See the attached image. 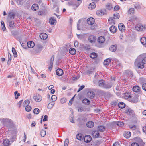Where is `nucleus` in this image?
I'll use <instances>...</instances> for the list:
<instances>
[{
  "label": "nucleus",
  "mask_w": 146,
  "mask_h": 146,
  "mask_svg": "<svg viewBox=\"0 0 146 146\" xmlns=\"http://www.w3.org/2000/svg\"><path fill=\"white\" fill-rule=\"evenodd\" d=\"M140 57L141 56H138L135 62V64L139 68L143 69L144 67V64H145L143 63V62Z\"/></svg>",
  "instance_id": "obj_1"
},
{
  "label": "nucleus",
  "mask_w": 146,
  "mask_h": 146,
  "mask_svg": "<svg viewBox=\"0 0 146 146\" xmlns=\"http://www.w3.org/2000/svg\"><path fill=\"white\" fill-rule=\"evenodd\" d=\"M105 41V38L104 37L102 36L99 37L97 39V41L98 44V47L100 48L104 47V44Z\"/></svg>",
  "instance_id": "obj_2"
},
{
  "label": "nucleus",
  "mask_w": 146,
  "mask_h": 146,
  "mask_svg": "<svg viewBox=\"0 0 146 146\" xmlns=\"http://www.w3.org/2000/svg\"><path fill=\"white\" fill-rule=\"evenodd\" d=\"M120 17L119 15V13H116L113 14V17H111L108 20V21L110 23H114V24L115 23H114V19H118Z\"/></svg>",
  "instance_id": "obj_3"
},
{
  "label": "nucleus",
  "mask_w": 146,
  "mask_h": 146,
  "mask_svg": "<svg viewBox=\"0 0 146 146\" xmlns=\"http://www.w3.org/2000/svg\"><path fill=\"white\" fill-rule=\"evenodd\" d=\"M80 4V2H78L75 0L71 1L68 2V4L70 6H75L76 7H78Z\"/></svg>",
  "instance_id": "obj_4"
},
{
  "label": "nucleus",
  "mask_w": 146,
  "mask_h": 146,
  "mask_svg": "<svg viewBox=\"0 0 146 146\" xmlns=\"http://www.w3.org/2000/svg\"><path fill=\"white\" fill-rule=\"evenodd\" d=\"M146 28V26L144 25H142L141 24H137L135 27L136 29L139 31H142L144 30Z\"/></svg>",
  "instance_id": "obj_5"
},
{
  "label": "nucleus",
  "mask_w": 146,
  "mask_h": 146,
  "mask_svg": "<svg viewBox=\"0 0 146 146\" xmlns=\"http://www.w3.org/2000/svg\"><path fill=\"white\" fill-rule=\"evenodd\" d=\"M33 98L36 102H40L42 100V97L40 95L38 94H35L34 95Z\"/></svg>",
  "instance_id": "obj_6"
},
{
  "label": "nucleus",
  "mask_w": 146,
  "mask_h": 146,
  "mask_svg": "<svg viewBox=\"0 0 146 146\" xmlns=\"http://www.w3.org/2000/svg\"><path fill=\"white\" fill-rule=\"evenodd\" d=\"M133 92L140 94L141 93V88L138 86H135L133 88Z\"/></svg>",
  "instance_id": "obj_7"
},
{
  "label": "nucleus",
  "mask_w": 146,
  "mask_h": 146,
  "mask_svg": "<svg viewBox=\"0 0 146 146\" xmlns=\"http://www.w3.org/2000/svg\"><path fill=\"white\" fill-rule=\"evenodd\" d=\"M96 40V37L93 35L90 36L88 38V41L91 43L95 42Z\"/></svg>",
  "instance_id": "obj_8"
},
{
  "label": "nucleus",
  "mask_w": 146,
  "mask_h": 146,
  "mask_svg": "<svg viewBox=\"0 0 146 146\" xmlns=\"http://www.w3.org/2000/svg\"><path fill=\"white\" fill-rule=\"evenodd\" d=\"M0 121L3 124H5L7 123H10L11 121V120L10 119L5 118H1Z\"/></svg>",
  "instance_id": "obj_9"
},
{
  "label": "nucleus",
  "mask_w": 146,
  "mask_h": 146,
  "mask_svg": "<svg viewBox=\"0 0 146 146\" xmlns=\"http://www.w3.org/2000/svg\"><path fill=\"white\" fill-rule=\"evenodd\" d=\"M84 141L86 143H89L92 140V138L89 135L85 136L84 138Z\"/></svg>",
  "instance_id": "obj_10"
},
{
  "label": "nucleus",
  "mask_w": 146,
  "mask_h": 146,
  "mask_svg": "<svg viewBox=\"0 0 146 146\" xmlns=\"http://www.w3.org/2000/svg\"><path fill=\"white\" fill-rule=\"evenodd\" d=\"M105 12L106 11L104 9L99 10L97 11L96 14L99 16H102L105 13Z\"/></svg>",
  "instance_id": "obj_11"
},
{
  "label": "nucleus",
  "mask_w": 146,
  "mask_h": 146,
  "mask_svg": "<svg viewBox=\"0 0 146 146\" xmlns=\"http://www.w3.org/2000/svg\"><path fill=\"white\" fill-rule=\"evenodd\" d=\"M87 22L89 25H92L94 23L95 20L93 18L90 17L87 19Z\"/></svg>",
  "instance_id": "obj_12"
},
{
  "label": "nucleus",
  "mask_w": 146,
  "mask_h": 146,
  "mask_svg": "<svg viewBox=\"0 0 146 146\" xmlns=\"http://www.w3.org/2000/svg\"><path fill=\"white\" fill-rule=\"evenodd\" d=\"M92 135L94 137L97 138L99 137L100 134L98 131H95L92 132Z\"/></svg>",
  "instance_id": "obj_13"
},
{
  "label": "nucleus",
  "mask_w": 146,
  "mask_h": 146,
  "mask_svg": "<svg viewBox=\"0 0 146 146\" xmlns=\"http://www.w3.org/2000/svg\"><path fill=\"white\" fill-rule=\"evenodd\" d=\"M118 28L119 30L121 32H123L125 30V26L123 23H120L118 25Z\"/></svg>",
  "instance_id": "obj_14"
},
{
  "label": "nucleus",
  "mask_w": 146,
  "mask_h": 146,
  "mask_svg": "<svg viewBox=\"0 0 146 146\" xmlns=\"http://www.w3.org/2000/svg\"><path fill=\"white\" fill-rule=\"evenodd\" d=\"M48 36V35L45 33H41L40 35V37L41 39L46 40Z\"/></svg>",
  "instance_id": "obj_15"
},
{
  "label": "nucleus",
  "mask_w": 146,
  "mask_h": 146,
  "mask_svg": "<svg viewBox=\"0 0 146 146\" xmlns=\"http://www.w3.org/2000/svg\"><path fill=\"white\" fill-rule=\"evenodd\" d=\"M56 74L58 76H60L63 74V72L62 69L60 68H58L56 70Z\"/></svg>",
  "instance_id": "obj_16"
},
{
  "label": "nucleus",
  "mask_w": 146,
  "mask_h": 146,
  "mask_svg": "<svg viewBox=\"0 0 146 146\" xmlns=\"http://www.w3.org/2000/svg\"><path fill=\"white\" fill-rule=\"evenodd\" d=\"M86 125L88 127L92 128L94 126V123L93 121H90L87 123Z\"/></svg>",
  "instance_id": "obj_17"
},
{
  "label": "nucleus",
  "mask_w": 146,
  "mask_h": 146,
  "mask_svg": "<svg viewBox=\"0 0 146 146\" xmlns=\"http://www.w3.org/2000/svg\"><path fill=\"white\" fill-rule=\"evenodd\" d=\"M98 131L100 132H103L105 130V127L102 125L98 126L97 127Z\"/></svg>",
  "instance_id": "obj_18"
},
{
  "label": "nucleus",
  "mask_w": 146,
  "mask_h": 146,
  "mask_svg": "<svg viewBox=\"0 0 146 146\" xmlns=\"http://www.w3.org/2000/svg\"><path fill=\"white\" fill-rule=\"evenodd\" d=\"M87 119L86 117H84L82 119H78V121L80 125H83L84 124V122H86Z\"/></svg>",
  "instance_id": "obj_19"
},
{
  "label": "nucleus",
  "mask_w": 146,
  "mask_h": 146,
  "mask_svg": "<svg viewBox=\"0 0 146 146\" xmlns=\"http://www.w3.org/2000/svg\"><path fill=\"white\" fill-rule=\"evenodd\" d=\"M27 46L29 48H32L33 47L35 46L34 42L32 41H29L27 43Z\"/></svg>",
  "instance_id": "obj_20"
},
{
  "label": "nucleus",
  "mask_w": 146,
  "mask_h": 146,
  "mask_svg": "<svg viewBox=\"0 0 146 146\" xmlns=\"http://www.w3.org/2000/svg\"><path fill=\"white\" fill-rule=\"evenodd\" d=\"M124 137L126 138H129L131 136V133L130 131H126L124 133Z\"/></svg>",
  "instance_id": "obj_21"
},
{
  "label": "nucleus",
  "mask_w": 146,
  "mask_h": 146,
  "mask_svg": "<svg viewBox=\"0 0 146 146\" xmlns=\"http://www.w3.org/2000/svg\"><path fill=\"white\" fill-rule=\"evenodd\" d=\"M56 21L52 17L49 19V23L52 25H54L56 24Z\"/></svg>",
  "instance_id": "obj_22"
},
{
  "label": "nucleus",
  "mask_w": 146,
  "mask_h": 146,
  "mask_svg": "<svg viewBox=\"0 0 146 146\" xmlns=\"http://www.w3.org/2000/svg\"><path fill=\"white\" fill-rule=\"evenodd\" d=\"M96 4L94 2H92L89 4L88 6V8L90 9H93L95 8Z\"/></svg>",
  "instance_id": "obj_23"
},
{
  "label": "nucleus",
  "mask_w": 146,
  "mask_h": 146,
  "mask_svg": "<svg viewBox=\"0 0 146 146\" xmlns=\"http://www.w3.org/2000/svg\"><path fill=\"white\" fill-rule=\"evenodd\" d=\"M39 8L38 5L37 4H34L32 5L31 9L35 11H36Z\"/></svg>",
  "instance_id": "obj_24"
},
{
  "label": "nucleus",
  "mask_w": 146,
  "mask_h": 146,
  "mask_svg": "<svg viewBox=\"0 0 146 146\" xmlns=\"http://www.w3.org/2000/svg\"><path fill=\"white\" fill-rule=\"evenodd\" d=\"M110 50L113 52L115 51L117 49V45L116 44L111 45L109 48Z\"/></svg>",
  "instance_id": "obj_25"
},
{
  "label": "nucleus",
  "mask_w": 146,
  "mask_h": 146,
  "mask_svg": "<svg viewBox=\"0 0 146 146\" xmlns=\"http://www.w3.org/2000/svg\"><path fill=\"white\" fill-rule=\"evenodd\" d=\"M110 29V31L112 33H115L116 31L117 28L114 26L112 25L111 26Z\"/></svg>",
  "instance_id": "obj_26"
},
{
  "label": "nucleus",
  "mask_w": 146,
  "mask_h": 146,
  "mask_svg": "<svg viewBox=\"0 0 146 146\" xmlns=\"http://www.w3.org/2000/svg\"><path fill=\"white\" fill-rule=\"evenodd\" d=\"M112 85L111 83H108V84H105L103 88L106 89H109L111 88L112 86Z\"/></svg>",
  "instance_id": "obj_27"
},
{
  "label": "nucleus",
  "mask_w": 146,
  "mask_h": 146,
  "mask_svg": "<svg viewBox=\"0 0 146 146\" xmlns=\"http://www.w3.org/2000/svg\"><path fill=\"white\" fill-rule=\"evenodd\" d=\"M10 141L8 139H5L3 142V144L4 146H9L10 145Z\"/></svg>",
  "instance_id": "obj_28"
},
{
  "label": "nucleus",
  "mask_w": 146,
  "mask_h": 146,
  "mask_svg": "<svg viewBox=\"0 0 146 146\" xmlns=\"http://www.w3.org/2000/svg\"><path fill=\"white\" fill-rule=\"evenodd\" d=\"M131 101L132 102L136 103L138 102V98L137 96H135L133 97L131 99Z\"/></svg>",
  "instance_id": "obj_29"
},
{
  "label": "nucleus",
  "mask_w": 146,
  "mask_h": 146,
  "mask_svg": "<svg viewBox=\"0 0 146 146\" xmlns=\"http://www.w3.org/2000/svg\"><path fill=\"white\" fill-rule=\"evenodd\" d=\"M98 84L99 86L103 88L105 84L104 81L102 80H100L98 82Z\"/></svg>",
  "instance_id": "obj_30"
},
{
  "label": "nucleus",
  "mask_w": 146,
  "mask_h": 146,
  "mask_svg": "<svg viewBox=\"0 0 146 146\" xmlns=\"http://www.w3.org/2000/svg\"><path fill=\"white\" fill-rule=\"evenodd\" d=\"M88 94L90 99H93L95 96L94 93L93 92H88Z\"/></svg>",
  "instance_id": "obj_31"
},
{
  "label": "nucleus",
  "mask_w": 146,
  "mask_h": 146,
  "mask_svg": "<svg viewBox=\"0 0 146 146\" xmlns=\"http://www.w3.org/2000/svg\"><path fill=\"white\" fill-rule=\"evenodd\" d=\"M118 105L119 108L121 109L124 108L125 106V104L122 102L118 103Z\"/></svg>",
  "instance_id": "obj_32"
},
{
  "label": "nucleus",
  "mask_w": 146,
  "mask_h": 146,
  "mask_svg": "<svg viewBox=\"0 0 146 146\" xmlns=\"http://www.w3.org/2000/svg\"><path fill=\"white\" fill-rule=\"evenodd\" d=\"M111 60L110 58H107L104 61V64L105 65H109L111 62Z\"/></svg>",
  "instance_id": "obj_33"
},
{
  "label": "nucleus",
  "mask_w": 146,
  "mask_h": 146,
  "mask_svg": "<svg viewBox=\"0 0 146 146\" xmlns=\"http://www.w3.org/2000/svg\"><path fill=\"white\" fill-rule=\"evenodd\" d=\"M9 27L11 28L13 27L15 25L14 21L9 20L8 21Z\"/></svg>",
  "instance_id": "obj_34"
},
{
  "label": "nucleus",
  "mask_w": 146,
  "mask_h": 146,
  "mask_svg": "<svg viewBox=\"0 0 146 146\" xmlns=\"http://www.w3.org/2000/svg\"><path fill=\"white\" fill-rule=\"evenodd\" d=\"M76 50L73 48H71L69 50V53L72 55H74L76 54Z\"/></svg>",
  "instance_id": "obj_35"
},
{
  "label": "nucleus",
  "mask_w": 146,
  "mask_h": 146,
  "mask_svg": "<svg viewBox=\"0 0 146 146\" xmlns=\"http://www.w3.org/2000/svg\"><path fill=\"white\" fill-rule=\"evenodd\" d=\"M90 57L92 59H94L96 58L98 55L95 52H92L90 54Z\"/></svg>",
  "instance_id": "obj_36"
},
{
  "label": "nucleus",
  "mask_w": 146,
  "mask_h": 146,
  "mask_svg": "<svg viewBox=\"0 0 146 146\" xmlns=\"http://www.w3.org/2000/svg\"><path fill=\"white\" fill-rule=\"evenodd\" d=\"M125 74L128 75L130 77H132L133 76V73L130 70H127L125 72Z\"/></svg>",
  "instance_id": "obj_37"
},
{
  "label": "nucleus",
  "mask_w": 146,
  "mask_h": 146,
  "mask_svg": "<svg viewBox=\"0 0 146 146\" xmlns=\"http://www.w3.org/2000/svg\"><path fill=\"white\" fill-rule=\"evenodd\" d=\"M140 41L142 44L143 45L146 44V38L143 37L141 38Z\"/></svg>",
  "instance_id": "obj_38"
},
{
  "label": "nucleus",
  "mask_w": 146,
  "mask_h": 146,
  "mask_svg": "<svg viewBox=\"0 0 146 146\" xmlns=\"http://www.w3.org/2000/svg\"><path fill=\"white\" fill-rule=\"evenodd\" d=\"M102 77L101 73L100 72H98L97 73H96L94 77L95 78H101Z\"/></svg>",
  "instance_id": "obj_39"
},
{
  "label": "nucleus",
  "mask_w": 146,
  "mask_h": 146,
  "mask_svg": "<svg viewBox=\"0 0 146 146\" xmlns=\"http://www.w3.org/2000/svg\"><path fill=\"white\" fill-rule=\"evenodd\" d=\"M76 137L78 139L81 140H82L83 137L82 136V135L81 134L79 133L77 135Z\"/></svg>",
  "instance_id": "obj_40"
},
{
  "label": "nucleus",
  "mask_w": 146,
  "mask_h": 146,
  "mask_svg": "<svg viewBox=\"0 0 146 146\" xmlns=\"http://www.w3.org/2000/svg\"><path fill=\"white\" fill-rule=\"evenodd\" d=\"M128 14L130 15H132L134 14L135 13V9L133 8H130L128 11Z\"/></svg>",
  "instance_id": "obj_41"
},
{
  "label": "nucleus",
  "mask_w": 146,
  "mask_h": 146,
  "mask_svg": "<svg viewBox=\"0 0 146 146\" xmlns=\"http://www.w3.org/2000/svg\"><path fill=\"white\" fill-rule=\"evenodd\" d=\"M83 103L85 104L89 105L90 103V101L87 99H84L82 101Z\"/></svg>",
  "instance_id": "obj_42"
},
{
  "label": "nucleus",
  "mask_w": 146,
  "mask_h": 146,
  "mask_svg": "<svg viewBox=\"0 0 146 146\" xmlns=\"http://www.w3.org/2000/svg\"><path fill=\"white\" fill-rule=\"evenodd\" d=\"M139 56H141V58L142 61H143L144 63L146 64V56H145L143 55H140Z\"/></svg>",
  "instance_id": "obj_43"
},
{
  "label": "nucleus",
  "mask_w": 146,
  "mask_h": 146,
  "mask_svg": "<svg viewBox=\"0 0 146 146\" xmlns=\"http://www.w3.org/2000/svg\"><path fill=\"white\" fill-rule=\"evenodd\" d=\"M12 52L14 54V57H16L17 56V52L16 51L15 49L13 47L12 48Z\"/></svg>",
  "instance_id": "obj_44"
},
{
  "label": "nucleus",
  "mask_w": 146,
  "mask_h": 146,
  "mask_svg": "<svg viewBox=\"0 0 146 146\" xmlns=\"http://www.w3.org/2000/svg\"><path fill=\"white\" fill-rule=\"evenodd\" d=\"M115 61V62H117L116 63V65L117 66H118L119 68H121L122 67L121 64L119 62L117 59H115V60H114V61Z\"/></svg>",
  "instance_id": "obj_45"
},
{
  "label": "nucleus",
  "mask_w": 146,
  "mask_h": 146,
  "mask_svg": "<svg viewBox=\"0 0 146 146\" xmlns=\"http://www.w3.org/2000/svg\"><path fill=\"white\" fill-rule=\"evenodd\" d=\"M30 103V101L28 100H25L24 103H23V106L25 107L26 106L29 105Z\"/></svg>",
  "instance_id": "obj_46"
},
{
  "label": "nucleus",
  "mask_w": 146,
  "mask_h": 146,
  "mask_svg": "<svg viewBox=\"0 0 146 146\" xmlns=\"http://www.w3.org/2000/svg\"><path fill=\"white\" fill-rule=\"evenodd\" d=\"M40 112L39 109L38 108H35L33 111V112L35 114H38Z\"/></svg>",
  "instance_id": "obj_47"
},
{
  "label": "nucleus",
  "mask_w": 146,
  "mask_h": 146,
  "mask_svg": "<svg viewBox=\"0 0 146 146\" xmlns=\"http://www.w3.org/2000/svg\"><path fill=\"white\" fill-rule=\"evenodd\" d=\"M1 24L2 26V29L3 31H5L6 30V28L5 26V25L4 22L3 21H1Z\"/></svg>",
  "instance_id": "obj_48"
},
{
  "label": "nucleus",
  "mask_w": 146,
  "mask_h": 146,
  "mask_svg": "<svg viewBox=\"0 0 146 146\" xmlns=\"http://www.w3.org/2000/svg\"><path fill=\"white\" fill-rule=\"evenodd\" d=\"M9 17L11 19H13L15 17V15L13 13H9Z\"/></svg>",
  "instance_id": "obj_49"
},
{
  "label": "nucleus",
  "mask_w": 146,
  "mask_h": 146,
  "mask_svg": "<svg viewBox=\"0 0 146 146\" xmlns=\"http://www.w3.org/2000/svg\"><path fill=\"white\" fill-rule=\"evenodd\" d=\"M46 134V131L45 130H42L40 132V135L42 137H44Z\"/></svg>",
  "instance_id": "obj_50"
},
{
  "label": "nucleus",
  "mask_w": 146,
  "mask_h": 146,
  "mask_svg": "<svg viewBox=\"0 0 146 146\" xmlns=\"http://www.w3.org/2000/svg\"><path fill=\"white\" fill-rule=\"evenodd\" d=\"M25 107V110L29 112L31 110V106L28 105L26 106Z\"/></svg>",
  "instance_id": "obj_51"
},
{
  "label": "nucleus",
  "mask_w": 146,
  "mask_h": 146,
  "mask_svg": "<svg viewBox=\"0 0 146 146\" xmlns=\"http://www.w3.org/2000/svg\"><path fill=\"white\" fill-rule=\"evenodd\" d=\"M54 56H52L50 61V65L51 66H53V61L54 60Z\"/></svg>",
  "instance_id": "obj_52"
},
{
  "label": "nucleus",
  "mask_w": 146,
  "mask_h": 146,
  "mask_svg": "<svg viewBox=\"0 0 146 146\" xmlns=\"http://www.w3.org/2000/svg\"><path fill=\"white\" fill-rule=\"evenodd\" d=\"M129 128L132 130H135L136 129V126L135 125H131L129 126Z\"/></svg>",
  "instance_id": "obj_53"
},
{
  "label": "nucleus",
  "mask_w": 146,
  "mask_h": 146,
  "mask_svg": "<svg viewBox=\"0 0 146 146\" xmlns=\"http://www.w3.org/2000/svg\"><path fill=\"white\" fill-rule=\"evenodd\" d=\"M106 7L108 10H110L112 8V7L111 4L108 3L106 6Z\"/></svg>",
  "instance_id": "obj_54"
},
{
  "label": "nucleus",
  "mask_w": 146,
  "mask_h": 146,
  "mask_svg": "<svg viewBox=\"0 0 146 146\" xmlns=\"http://www.w3.org/2000/svg\"><path fill=\"white\" fill-rule=\"evenodd\" d=\"M14 94L15 95V98L16 99L18 98V96L20 95V94L19 93H18V92L17 91L15 92Z\"/></svg>",
  "instance_id": "obj_55"
},
{
  "label": "nucleus",
  "mask_w": 146,
  "mask_h": 146,
  "mask_svg": "<svg viewBox=\"0 0 146 146\" xmlns=\"http://www.w3.org/2000/svg\"><path fill=\"white\" fill-rule=\"evenodd\" d=\"M84 49L86 50H89L90 49V47L89 45H86L84 46Z\"/></svg>",
  "instance_id": "obj_56"
},
{
  "label": "nucleus",
  "mask_w": 146,
  "mask_h": 146,
  "mask_svg": "<svg viewBox=\"0 0 146 146\" xmlns=\"http://www.w3.org/2000/svg\"><path fill=\"white\" fill-rule=\"evenodd\" d=\"M69 143V140L68 139H66L64 141V146H68V144Z\"/></svg>",
  "instance_id": "obj_57"
},
{
  "label": "nucleus",
  "mask_w": 146,
  "mask_h": 146,
  "mask_svg": "<svg viewBox=\"0 0 146 146\" xmlns=\"http://www.w3.org/2000/svg\"><path fill=\"white\" fill-rule=\"evenodd\" d=\"M116 124L118 126H123L124 124L123 122L121 121H118L117 122Z\"/></svg>",
  "instance_id": "obj_58"
},
{
  "label": "nucleus",
  "mask_w": 146,
  "mask_h": 146,
  "mask_svg": "<svg viewBox=\"0 0 146 146\" xmlns=\"http://www.w3.org/2000/svg\"><path fill=\"white\" fill-rule=\"evenodd\" d=\"M52 102H54L57 100V97L55 95H52L51 97Z\"/></svg>",
  "instance_id": "obj_59"
},
{
  "label": "nucleus",
  "mask_w": 146,
  "mask_h": 146,
  "mask_svg": "<svg viewBox=\"0 0 146 146\" xmlns=\"http://www.w3.org/2000/svg\"><path fill=\"white\" fill-rule=\"evenodd\" d=\"M66 101V99L65 98H62L60 100V102L62 104L65 103Z\"/></svg>",
  "instance_id": "obj_60"
},
{
  "label": "nucleus",
  "mask_w": 146,
  "mask_h": 146,
  "mask_svg": "<svg viewBox=\"0 0 146 146\" xmlns=\"http://www.w3.org/2000/svg\"><path fill=\"white\" fill-rule=\"evenodd\" d=\"M145 144V143L143 142L142 140L141 139L139 141V146H144Z\"/></svg>",
  "instance_id": "obj_61"
},
{
  "label": "nucleus",
  "mask_w": 146,
  "mask_h": 146,
  "mask_svg": "<svg viewBox=\"0 0 146 146\" xmlns=\"http://www.w3.org/2000/svg\"><path fill=\"white\" fill-rule=\"evenodd\" d=\"M8 63L9 62H10L11 59V55L9 52L8 53Z\"/></svg>",
  "instance_id": "obj_62"
},
{
  "label": "nucleus",
  "mask_w": 146,
  "mask_h": 146,
  "mask_svg": "<svg viewBox=\"0 0 146 146\" xmlns=\"http://www.w3.org/2000/svg\"><path fill=\"white\" fill-rule=\"evenodd\" d=\"M43 48V46L41 45H38L37 46L38 49L40 51L42 50Z\"/></svg>",
  "instance_id": "obj_63"
},
{
  "label": "nucleus",
  "mask_w": 146,
  "mask_h": 146,
  "mask_svg": "<svg viewBox=\"0 0 146 146\" xmlns=\"http://www.w3.org/2000/svg\"><path fill=\"white\" fill-rule=\"evenodd\" d=\"M124 95L125 96V98H127L131 97L129 94L128 93H125L124 94Z\"/></svg>",
  "instance_id": "obj_64"
}]
</instances>
